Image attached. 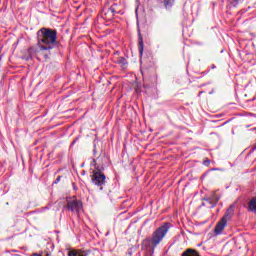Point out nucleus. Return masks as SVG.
I'll return each instance as SVG.
<instances>
[{"mask_svg":"<svg viewBox=\"0 0 256 256\" xmlns=\"http://www.w3.org/2000/svg\"><path fill=\"white\" fill-rule=\"evenodd\" d=\"M240 0H234V2L239 3Z\"/></svg>","mask_w":256,"mask_h":256,"instance_id":"23","label":"nucleus"},{"mask_svg":"<svg viewBox=\"0 0 256 256\" xmlns=\"http://www.w3.org/2000/svg\"><path fill=\"white\" fill-rule=\"evenodd\" d=\"M181 256H201L199 255V252L193 248H188L186 251L182 253Z\"/></svg>","mask_w":256,"mask_h":256,"instance_id":"11","label":"nucleus"},{"mask_svg":"<svg viewBox=\"0 0 256 256\" xmlns=\"http://www.w3.org/2000/svg\"><path fill=\"white\" fill-rule=\"evenodd\" d=\"M109 158H107V156L105 154H103V156H99L97 159L93 158L90 165L91 167H94V171H105V162L104 161H108ZM97 161H101V164L98 165Z\"/></svg>","mask_w":256,"mask_h":256,"instance_id":"5","label":"nucleus"},{"mask_svg":"<svg viewBox=\"0 0 256 256\" xmlns=\"http://www.w3.org/2000/svg\"><path fill=\"white\" fill-rule=\"evenodd\" d=\"M82 175H85V172H82Z\"/></svg>","mask_w":256,"mask_h":256,"instance_id":"24","label":"nucleus"},{"mask_svg":"<svg viewBox=\"0 0 256 256\" xmlns=\"http://www.w3.org/2000/svg\"><path fill=\"white\" fill-rule=\"evenodd\" d=\"M138 50L140 55H143V36H141V33H139V38H138Z\"/></svg>","mask_w":256,"mask_h":256,"instance_id":"15","label":"nucleus"},{"mask_svg":"<svg viewBox=\"0 0 256 256\" xmlns=\"http://www.w3.org/2000/svg\"><path fill=\"white\" fill-rule=\"evenodd\" d=\"M116 63L117 65H120L122 69H127L128 62H127V59H125V57H118L116 59Z\"/></svg>","mask_w":256,"mask_h":256,"instance_id":"12","label":"nucleus"},{"mask_svg":"<svg viewBox=\"0 0 256 256\" xmlns=\"http://www.w3.org/2000/svg\"><path fill=\"white\" fill-rule=\"evenodd\" d=\"M204 201H205L206 205H208V207H210V209H213V207H215V205H217V203H219V197L212 195L210 197H205Z\"/></svg>","mask_w":256,"mask_h":256,"instance_id":"7","label":"nucleus"},{"mask_svg":"<svg viewBox=\"0 0 256 256\" xmlns=\"http://www.w3.org/2000/svg\"><path fill=\"white\" fill-rule=\"evenodd\" d=\"M233 213H235V206L231 205L225 212L224 216L222 217V219H225V221L227 222V220L231 219L233 217Z\"/></svg>","mask_w":256,"mask_h":256,"instance_id":"10","label":"nucleus"},{"mask_svg":"<svg viewBox=\"0 0 256 256\" xmlns=\"http://www.w3.org/2000/svg\"><path fill=\"white\" fill-rule=\"evenodd\" d=\"M163 5L165 9H171L175 5V0H163Z\"/></svg>","mask_w":256,"mask_h":256,"instance_id":"14","label":"nucleus"},{"mask_svg":"<svg viewBox=\"0 0 256 256\" xmlns=\"http://www.w3.org/2000/svg\"><path fill=\"white\" fill-rule=\"evenodd\" d=\"M44 57H45V59H49V55H47V54L44 55Z\"/></svg>","mask_w":256,"mask_h":256,"instance_id":"22","label":"nucleus"},{"mask_svg":"<svg viewBox=\"0 0 256 256\" xmlns=\"http://www.w3.org/2000/svg\"><path fill=\"white\" fill-rule=\"evenodd\" d=\"M93 154L97 155V149L95 148V146H94V149H93Z\"/></svg>","mask_w":256,"mask_h":256,"instance_id":"19","label":"nucleus"},{"mask_svg":"<svg viewBox=\"0 0 256 256\" xmlns=\"http://www.w3.org/2000/svg\"><path fill=\"white\" fill-rule=\"evenodd\" d=\"M215 68H216L215 64H212L211 69H215Z\"/></svg>","mask_w":256,"mask_h":256,"instance_id":"20","label":"nucleus"},{"mask_svg":"<svg viewBox=\"0 0 256 256\" xmlns=\"http://www.w3.org/2000/svg\"><path fill=\"white\" fill-rule=\"evenodd\" d=\"M252 151H256V144H255L254 147L252 148Z\"/></svg>","mask_w":256,"mask_h":256,"instance_id":"21","label":"nucleus"},{"mask_svg":"<svg viewBox=\"0 0 256 256\" xmlns=\"http://www.w3.org/2000/svg\"><path fill=\"white\" fill-rule=\"evenodd\" d=\"M66 208L68 211H71V213H76V215H79L81 209H83V202H81V200H77L76 198L67 200Z\"/></svg>","mask_w":256,"mask_h":256,"instance_id":"4","label":"nucleus"},{"mask_svg":"<svg viewBox=\"0 0 256 256\" xmlns=\"http://www.w3.org/2000/svg\"><path fill=\"white\" fill-rule=\"evenodd\" d=\"M33 57H34V56L32 55V53L30 52V50H29V48H28V50H27V52L25 53L23 59H25L26 61H29L30 59H33Z\"/></svg>","mask_w":256,"mask_h":256,"instance_id":"16","label":"nucleus"},{"mask_svg":"<svg viewBox=\"0 0 256 256\" xmlns=\"http://www.w3.org/2000/svg\"><path fill=\"white\" fill-rule=\"evenodd\" d=\"M171 227H173V225L170 222L163 223L154 230L151 237L146 238L143 241L144 245H148L150 247V255H153V253H155V249H157V247L163 243V239L167 237Z\"/></svg>","mask_w":256,"mask_h":256,"instance_id":"2","label":"nucleus"},{"mask_svg":"<svg viewBox=\"0 0 256 256\" xmlns=\"http://www.w3.org/2000/svg\"><path fill=\"white\" fill-rule=\"evenodd\" d=\"M61 181V176H58L56 180L53 182L54 185H57Z\"/></svg>","mask_w":256,"mask_h":256,"instance_id":"18","label":"nucleus"},{"mask_svg":"<svg viewBox=\"0 0 256 256\" xmlns=\"http://www.w3.org/2000/svg\"><path fill=\"white\" fill-rule=\"evenodd\" d=\"M225 227H227V221L225 220V218H222L215 226V229H214L215 234L221 235V233H223V229H225Z\"/></svg>","mask_w":256,"mask_h":256,"instance_id":"8","label":"nucleus"},{"mask_svg":"<svg viewBox=\"0 0 256 256\" xmlns=\"http://www.w3.org/2000/svg\"><path fill=\"white\" fill-rule=\"evenodd\" d=\"M115 13H117L115 8L110 7L107 10H103L101 15L103 19H107V21H111V19H113V17L115 16Z\"/></svg>","mask_w":256,"mask_h":256,"instance_id":"6","label":"nucleus"},{"mask_svg":"<svg viewBox=\"0 0 256 256\" xmlns=\"http://www.w3.org/2000/svg\"><path fill=\"white\" fill-rule=\"evenodd\" d=\"M90 177L93 185L99 187L100 191H103V186L107 183V176H105L103 170H93Z\"/></svg>","mask_w":256,"mask_h":256,"instance_id":"3","label":"nucleus"},{"mask_svg":"<svg viewBox=\"0 0 256 256\" xmlns=\"http://www.w3.org/2000/svg\"><path fill=\"white\" fill-rule=\"evenodd\" d=\"M248 211L256 213V197L252 198L248 203Z\"/></svg>","mask_w":256,"mask_h":256,"instance_id":"13","label":"nucleus"},{"mask_svg":"<svg viewBox=\"0 0 256 256\" xmlns=\"http://www.w3.org/2000/svg\"><path fill=\"white\" fill-rule=\"evenodd\" d=\"M30 53H32L33 57H35V55H37V53H39V50H37L34 46H31L28 48Z\"/></svg>","mask_w":256,"mask_h":256,"instance_id":"17","label":"nucleus"},{"mask_svg":"<svg viewBox=\"0 0 256 256\" xmlns=\"http://www.w3.org/2000/svg\"><path fill=\"white\" fill-rule=\"evenodd\" d=\"M68 256H95L91 250H77L69 252Z\"/></svg>","mask_w":256,"mask_h":256,"instance_id":"9","label":"nucleus"},{"mask_svg":"<svg viewBox=\"0 0 256 256\" xmlns=\"http://www.w3.org/2000/svg\"><path fill=\"white\" fill-rule=\"evenodd\" d=\"M37 45L40 51H51L55 49L57 42V30L51 28H41L37 31Z\"/></svg>","mask_w":256,"mask_h":256,"instance_id":"1","label":"nucleus"}]
</instances>
